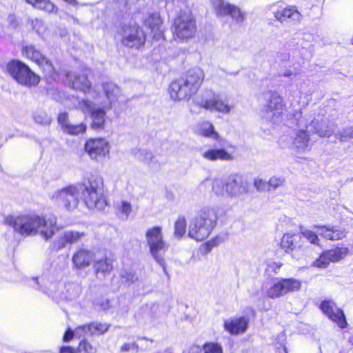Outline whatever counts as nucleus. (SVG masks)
I'll return each mask as SVG.
<instances>
[{
	"instance_id": "nucleus-7",
	"label": "nucleus",
	"mask_w": 353,
	"mask_h": 353,
	"mask_svg": "<svg viewBox=\"0 0 353 353\" xmlns=\"http://www.w3.org/2000/svg\"><path fill=\"white\" fill-rule=\"evenodd\" d=\"M145 239L151 255L163 268V272L169 276L165 261L162 256V254L168 249V245L163 239L162 228L160 226L149 228L145 233Z\"/></svg>"
},
{
	"instance_id": "nucleus-51",
	"label": "nucleus",
	"mask_w": 353,
	"mask_h": 353,
	"mask_svg": "<svg viewBox=\"0 0 353 353\" xmlns=\"http://www.w3.org/2000/svg\"><path fill=\"white\" fill-rule=\"evenodd\" d=\"M117 3L119 5V8H120L122 11H127L132 8V7L135 5L139 0H115Z\"/></svg>"
},
{
	"instance_id": "nucleus-40",
	"label": "nucleus",
	"mask_w": 353,
	"mask_h": 353,
	"mask_svg": "<svg viewBox=\"0 0 353 353\" xmlns=\"http://www.w3.org/2000/svg\"><path fill=\"white\" fill-rule=\"evenodd\" d=\"M186 231V221L183 216H179L175 222L174 225V236L180 239L181 238Z\"/></svg>"
},
{
	"instance_id": "nucleus-49",
	"label": "nucleus",
	"mask_w": 353,
	"mask_h": 353,
	"mask_svg": "<svg viewBox=\"0 0 353 353\" xmlns=\"http://www.w3.org/2000/svg\"><path fill=\"white\" fill-rule=\"evenodd\" d=\"M285 179L282 176H272L268 181L270 191L271 190H276L284 185Z\"/></svg>"
},
{
	"instance_id": "nucleus-43",
	"label": "nucleus",
	"mask_w": 353,
	"mask_h": 353,
	"mask_svg": "<svg viewBox=\"0 0 353 353\" xmlns=\"http://www.w3.org/2000/svg\"><path fill=\"white\" fill-rule=\"evenodd\" d=\"M300 234L303 236V239H306L309 242L312 244L317 245L319 244V238L317 234L307 229H305L303 227H300Z\"/></svg>"
},
{
	"instance_id": "nucleus-25",
	"label": "nucleus",
	"mask_w": 353,
	"mask_h": 353,
	"mask_svg": "<svg viewBox=\"0 0 353 353\" xmlns=\"http://www.w3.org/2000/svg\"><path fill=\"white\" fill-rule=\"evenodd\" d=\"M59 124L61 126L63 132L73 136H77L85 132L87 126L85 123L72 124L69 121L67 112H61L58 116Z\"/></svg>"
},
{
	"instance_id": "nucleus-46",
	"label": "nucleus",
	"mask_w": 353,
	"mask_h": 353,
	"mask_svg": "<svg viewBox=\"0 0 353 353\" xmlns=\"http://www.w3.org/2000/svg\"><path fill=\"white\" fill-rule=\"evenodd\" d=\"M202 353H223V349L217 343H206L201 349Z\"/></svg>"
},
{
	"instance_id": "nucleus-64",
	"label": "nucleus",
	"mask_w": 353,
	"mask_h": 353,
	"mask_svg": "<svg viewBox=\"0 0 353 353\" xmlns=\"http://www.w3.org/2000/svg\"><path fill=\"white\" fill-rule=\"evenodd\" d=\"M70 6L77 7L79 6V2L77 0H63Z\"/></svg>"
},
{
	"instance_id": "nucleus-29",
	"label": "nucleus",
	"mask_w": 353,
	"mask_h": 353,
	"mask_svg": "<svg viewBox=\"0 0 353 353\" xmlns=\"http://www.w3.org/2000/svg\"><path fill=\"white\" fill-rule=\"evenodd\" d=\"M102 87L107 98V101L103 103V107L107 109H111L112 103L117 101L120 95L121 90L112 82L103 83Z\"/></svg>"
},
{
	"instance_id": "nucleus-39",
	"label": "nucleus",
	"mask_w": 353,
	"mask_h": 353,
	"mask_svg": "<svg viewBox=\"0 0 353 353\" xmlns=\"http://www.w3.org/2000/svg\"><path fill=\"white\" fill-rule=\"evenodd\" d=\"M283 284L285 295L297 292L301 288V281L294 278L283 279Z\"/></svg>"
},
{
	"instance_id": "nucleus-3",
	"label": "nucleus",
	"mask_w": 353,
	"mask_h": 353,
	"mask_svg": "<svg viewBox=\"0 0 353 353\" xmlns=\"http://www.w3.org/2000/svg\"><path fill=\"white\" fill-rule=\"evenodd\" d=\"M217 219L214 208L205 207L201 209L190 223L188 236L197 241L205 239L215 228Z\"/></svg>"
},
{
	"instance_id": "nucleus-33",
	"label": "nucleus",
	"mask_w": 353,
	"mask_h": 353,
	"mask_svg": "<svg viewBox=\"0 0 353 353\" xmlns=\"http://www.w3.org/2000/svg\"><path fill=\"white\" fill-rule=\"evenodd\" d=\"M145 26L153 33V37L159 39L162 34L161 20L158 14H152L145 21Z\"/></svg>"
},
{
	"instance_id": "nucleus-52",
	"label": "nucleus",
	"mask_w": 353,
	"mask_h": 353,
	"mask_svg": "<svg viewBox=\"0 0 353 353\" xmlns=\"http://www.w3.org/2000/svg\"><path fill=\"white\" fill-rule=\"evenodd\" d=\"M34 117V121L41 125H49L51 122L50 118L45 112L37 114Z\"/></svg>"
},
{
	"instance_id": "nucleus-45",
	"label": "nucleus",
	"mask_w": 353,
	"mask_h": 353,
	"mask_svg": "<svg viewBox=\"0 0 353 353\" xmlns=\"http://www.w3.org/2000/svg\"><path fill=\"white\" fill-rule=\"evenodd\" d=\"M335 136L341 142H346L353 139V125L344 128L341 132L336 133Z\"/></svg>"
},
{
	"instance_id": "nucleus-35",
	"label": "nucleus",
	"mask_w": 353,
	"mask_h": 353,
	"mask_svg": "<svg viewBox=\"0 0 353 353\" xmlns=\"http://www.w3.org/2000/svg\"><path fill=\"white\" fill-rule=\"evenodd\" d=\"M283 279L275 278L272 280V285L267 290V296L271 299H276L285 296Z\"/></svg>"
},
{
	"instance_id": "nucleus-56",
	"label": "nucleus",
	"mask_w": 353,
	"mask_h": 353,
	"mask_svg": "<svg viewBox=\"0 0 353 353\" xmlns=\"http://www.w3.org/2000/svg\"><path fill=\"white\" fill-rule=\"evenodd\" d=\"M120 350L122 352H127L130 350H134L135 353H137L139 352V345L136 343H125L121 347Z\"/></svg>"
},
{
	"instance_id": "nucleus-5",
	"label": "nucleus",
	"mask_w": 353,
	"mask_h": 353,
	"mask_svg": "<svg viewBox=\"0 0 353 353\" xmlns=\"http://www.w3.org/2000/svg\"><path fill=\"white\" fill-rule=\"evenodd\" d=\"M81 196L90 209L103 210L106 206V201L103 196V183L100 178L90 180L88 183L81 184Z\"/></svg>"
},
{
	"instance_id": "nucleus-55",
	"label": "nucleus",
	"mask_w": 353,
	"mask_h": 353,
	"mask_svg": "<svg viewBox=\"0 0 353 353\" xmlns=\"http://www.w3.org/2000/svg\"><path fill=\"white\" fill-rule=\"evenodd\" d=\"M77 337L79 339L83 338V336H79L77 334V327L74 330H72L71 329H68V330L65 332V334L63 336V341L64 342H69L74 337Z\"/></svg>"
},
{
	"instance_id": "nucleus-14",
	"label": "nucleus",
	"mask_w": 353,
	"mask_h": 353,
	"mask_svg": "<svg viewBox=\"0 0 353 353\" xmlns=\"http://www.w3.org/2000/svg\"><path fill=\"white\" fill-rule=\"evenodd\" d=\"M122 43L129 48H138L145 41L144 32L137 24H125L121 32Z\"/></svg>"
},
{
	"instance_id": "nucleus-30",
	"label": "nucleus",
	"mask_w": 353,
	"mask_h": 353,
	"mask_svg": "<svg viewBox=\"0 0 353 353\" xmlns=\"http://www.w3.org/2000/svg\"><path fill=\"white\" fill-rule=\"evenodd\" d=\"M81 293V286L74 282H68L63 285L61 288V294H59L58 296L60 301L72 300L77 298Z\"/></svg>"
},
{
	"instance_id": "nucleus-59",
	"label": "nucleus",
	"mask_w": 353,
	"mask_h": 353,
	"mask_svg": "<svg viewBox=\"0 0 353 353\" xmlns=\"http://www.w3.org/2000/svg\"><path fill=\"white\" fill-rule=\"evenodd\" d=\"M97 305L103 310H108L110 307V301L107 299H101V300H99Z\"/></svg>"
},
{
	"instance_id": "nucleus-53",
	"label": "nucleus",
	"mask_w": 353,
	"mask_h": 353,
	"mask_svg": "<svg viewBox=\"0 0 353 353\" xmlns=\"http://www.w3.org/2000/svg\"><path fill=\"white\" fill-rule=\"evenodd\" d=\"M254 185L258 191H270L268 182H266L265 181L261 179H256L254 182Z\"/></svg>"
},
{
	"instance_id": "nucleus-23",
	"label": "nucleus",
	"mask_w": 353,
	"mask_h": 353,
	"mask_svg": "<svg viewBox=\"0 0 353 353\" xmlns=\"http://www.w3.org/2000/svg\"><path fill=\"white\" fill-rule=\"evenodd\" d=\"M35 282L38 288L43 293L52 297V299L57 302L60 301L58 295L61 294V288H63V285L60 282L57 281H54L50 278H43L41 281H39L37 279Z\"/></svg>"
},
{
	"instance_id": "nucleus-48",
	"label": "nucleus",
	"mask_w": 353,
	"mask_h": 353,
	"mask_svg": "<svg viewBox=\"0 0 353 353\" xmlns=\"http://www.w3.org/2000/svg\"><path fill=\"white\" fill-rule=\"evenodd\" d=\"M121 278L122 282L128 285L132 284L137 280L136 274L130 269L123 270L121 273Z\"/></svg>"
},
{
	"instance_id": "nucleus-26",
	"label": "nucleus",
	"mask_w": 353,
	"mask_h": 353,
	"mask_svg": "<svg viewBox=\"0 0 353 353\" xmlns=\"http://www.w3.org/2000/svg\"><path fill=\"white\" fill-rule=\"evenodd\" d=\"M94 253L85 248L78 249L72 257L73 266L76 269H83L90 266L94 261Z\"/></svg>"
},
{
	"instance_id": "nucleus-12",
	"label": "nucleus",
	"mask_w": 353,
	"mask_h": 353,
	"mask_svg": "<svg viewBox=\"0 0 353 353\" xmlns=\"http://www.w3.org/2000/svg\"><path fill=\"white\" fill-rule=\"evenodd\" d=\"M196 104L205 110L228 114L231 106L220 99L212 90H205L196 99Z\"/></svg>"
},
{
	"instance_id": "nucleus-60",
	"label": "nucleus",
	"mask_w": 353,
	"mask_h": 353,
	"mask_svg": "<svg viewBox=\"0 0 353 353\" xmlns=\"http://www.w3.org/2000/svg\"><path fill=\"white\" fill-rule=\"evenodd\" d=\"M59 353H78V350L70 346H62L60 348Z\"/></svg>"
},
{
	"instance_id": "nucleus-17",
	"label": "nucleus",
	"mask_w": 353,
	"mask_h": 353,
	"mask_svg": "<svg viewBox=\"0 0 353 353\" xmlns=\"http://www.w3.org/2000/svg\"><path fill=\"white\" fill-rule=\"evenodd\" d=\"M110 144L103 138L90 139L85 143V150L92 159L99 160L109 154Z\"/></svg>"
},
{
	"instance_id": "nucleus-47",
	"label": "nucleus",
	"mask_w": 353,
	"mask_h": 353,
	"mask_svg": "<svg viewBox=\"0 0 353 353\" xmlns=\"http://www.w3.org/2000/svg\"><path fill=\"white\" fill-rule=\"evenodd\" d=\"M65 232L66 234L65 237L68 241V243L70 244L78 243L83 237L85 236L84 232L78 231L66 230Z\"/></svg>"
},
{
	"instance_id": "nucleus-21",
	"label": "nucleus",
	"mask_w": 353,
	"mask_h": 353,
	"mask_svg": "<svg viewBox=\"0 0 353 353\" xmlns=\"http://www.w3.org/2000/svg\"><path fill=\"white\" fill-rule=\"evenodd\" d=\"M348 248L345 247L336 248L324 252L320 257L316 260L314 265L316 267L325 268L330 262H336L343 259L348 253Z\"/></svg>"
},
{
	"instance_id": "nucleus-4",
	"label": "nucleus",
	"mask_w": 353,
	"mask_h": 353,
	"mask_svg": "<svg viewBox=\"0 0 353 353\" xmlns=\"http://www.w3.org/2000/svg\"><path fill=\"white\" fill-rule=\"evenodd\" d=\"M212 190L218 196L237 197L248 192V183L241 175L232 174L225 179H216Z\"/></svg>"
},
{
	"instance_id": "nucleus-19",
	"label": "nucleus",
	"mask_w": 353,
	"mask_h": 353,
	"mask_svg": "<svg viewBox=\"0 0 353 353\" xmlns=\"http://www.w3.org/2000/svg\"><path fill=\"white\" fill-rule=\"evenodd\" d=\"M274 5L272 8V13L277 21L281 23H285L290 20L293 23H299L301 20V14L297 10L296 7L290 6L283 8Z\"/></svg>"
},
{
	"instance_id": "nucleus-34",
	"label": "nucleus",
	"mask_w": 353,
	"mask_h": 353,
	"mask_svg": "<svg viewBox=\"0 0 353 353\" xmlns=\"http://www.w3.org/2000/svg\"><path fill=\"white\" fill-rule=\"evenodd\" d=\"M197 133L204 137L218 141L219 133L214 130L212 123L208 121L200 122L197 125Z\"/></svg>"
},
{
	"instance_id": "nucleus-15",
	"label": "nucleus",
	"mask_w": 353,
	"mask_h": 353,
	"mask_svg": "<svg viewBox=\"0 0 353 353\" xmlns=\"http://www.w3.org/2000/svg\"><path fill=\"white\" fill-rule=\"evenodd\" d=\"M281 248L290 253L293 258L299 259L305 253V241L299 233L285 234L282 238Z\"/></svg>"
},
{
	"instance_id": "nucleus-22",
	"label": "nucleus",
	"mask_w": 353,
	"mask_h": 353,
	"mask_svg": "<svg viewBox=\"0 0 353 353\" xmlns=\"http://www.w3.org/2000/svg\"><path fill=\"white\" fill-rule=\"evenodd\" d=\"M292 137V147L293 149L298 152L303 153L311 148L310 131L309 128L299 127Z\"/></svg>"
},
{
	"instance_id": "nucleus-2",
	"label": "nucleus",
	"mask_w": 353,
	"mask_h": 353,
	"mask_svg": "<svg viewBox=\"0 0 353 353\" xmlns=\"http://www.w3.org/2000/svg\"><path fill=\"white\" fill-rule=\"evenodd\" d=\"M204 79V72L199 68L190 69L181 78L173 81L169 92L173 100L189 99L200 88Z\"/></svg>"
},
{
	"instance_id": "nucleus-36",
	"label": "nucleus",
	"mask_w": 353,
	"mask_h": 353,
	"mask_svg": "<svg viewBox=\"0 0 353 353\" xmlns=\"http://www.w3.org/2000/svg\"><path fill=\"white\" fill-rule=\"evenodd\" d=\"M94 270L97 277H99V274H102L104 275L106 273H109L112 270V260L109 258L104 257L100 259L94 258Z\"/></svg>"
},
{
	"instance_id": "nucleus-28",
	"label": "nucleus",
	"mask_w": 353,
	"mask_h": 353,
	"mask_svg": "<svg viewBox=\"0 0 353 353\" xmlns=\"http://www.w3.org/2000/svg\"><path fill=\"white\" fill-rule=\"evenodd\" d=\"M249 319L246 316H240L225 321L224 328L231 334L245 332L248 328Z\"/></svg>"
},
{
	"instance_id": "nucleus-58",
	"label": "nucleus",
	"mask_w": 353,
	"mask_h": 353,
	"mask_svg": "<svg viewBox=\"0 0 353 353\" xmlns=\"http://www.w3.org/2000/svg\"><path fill=\"white\" fill-rule=\"evenodd\" d=\"M32 25L33 29L37 30V32L38 33L40 32L41 29L43 26V21L41 20L38 19L32 20Z\"/></svg>"
},
{
	"instance_id": "nucleus-9",
	"label": "nucleus",
	"mask_w": 353,
	"mask_h": 353,
	"mask_svg": "<svg viewBox=\"0 0 353 353\" xmlns=\"http://www.w3.org/2000/svg\"><path fill=\"white\" fill-rule=\"evenodd\" d=\"M174 29L175 35L180 39L187 40L194 36L196 31V21L189 10H183L176 17Z\"/></svg>"
},
{
	"instance_id": "nucleus-31",
	"label": "nucleus",
	"mask_w": 353,
	"mask_h": 353,
	"mask_svg": "<svg viewBox=\"0 0 353 353\" xmlns=\"http://www.w3.org/2000/svg\"><path fill=\"white\" fill-rule=\"evenodd\" d=\"M201 156L208 161H215L217 160L231 161L233 157L223 148L208 149L201 153Z\"/></svg>"
},
{
	"instance_id": "nucleus-16",
	"label": "nucleus",
	"mask_w": 353,
	"mask_h": 353,
	"mask_svg": "<svg viewBox=\"0 0 353 353\" xmlns=\"http://www.w3.org/2000/svg\"><path fill=\"white\" fill-rule=\"evenodd\" d=\"M212 3L218 16H230L237 24H242L245 19V13L235 5L225 0H212Z\"/></svg>"
},
{
	"instance_id": "nucleus-13",
	"label": "nucleus",
	"mask_w": 353,
	"mask_h": 353,
	"mask_svg": "<svg viewBox=\"0 0 353 353\" xmlns=\"http://www.w3.org/2000/svg\"><path fill=\"white\" fill-rule=\"evenodd\" d=\"M80 185H70L57 190L52 199L61 206L68 210L75 209L79 201Z\"/></svg>"
},
{
	"instance_id": "nucleus-41",
	"label": "nucleus",
	"mask_w": 353,
	"mask_h": 353,
	"mask_svg": "<svg viewBox=\"0 0 353 353\" xmlns=\"http://www.w3.org/2000/svg\"><path fill=\"white\" fill-rule=\"evenodd\" d=\"M35 8L45 11L48 13L57 12V7L50 0H39Z\"/></svg>"
},
{
	"instance_id": "nucleus-61",
	"label": "nucleus",
	"mask_w": 353,
	"mask_h": 353,
	"mask_svg": "<svg viewBox=\"0 0 353 353\" xmlns=\"http://www.w3.org/2000/svg\"><path fill=\"white\" fill-rule=\"evenodd\" d=\"M59 17L61 19H71L73 21V23H79V19L77 17H75L73 15H70L69 14H67V13H65L63 15H60Z\"/></svg>"
},
{
	"instance_id": "nucleus-18",
	"label": "nucleus",
	"mask_w": 353,
	"mask_h": 353,
	"mask_svg": "<svg viewBox=\"0 0 353 353\" xmlns=\"http://www.w3.org/2000/svg\"><path fill=\"white\" fill-rule=\"evenodd\" d=\"M65 81L71 88L86 93L91 88V83L85 73L68 72L65 74Z\"/></svg>"
},
{
	"instance_id": "nucleus-24",
	"label": "nucleus",
	"mask_w": 353,
	"mask_h": 353,
	"mask_svg": "<svg viewBox=\"0 0 353 353\" xmlns=\"http://www.w3.org/2000/svg\"><path fill=\"white\" fill-rule=\"evenodd\" d=\"M22 52L26 58L39 65H43L48 73L53 72L54 69L52 63L34 46L32 45L26 46L23 48Z\"/></svg>"
},
{
	"instance_id": "nucleus-44",
	"label": "nucleus",
	"mask_w": 353,
	"mask_h": 353,
	"mask_svg": "<svg viewBox=\"0 0 353 353\" xmlns=\"http://www.w3.org/2000/svg\"><path fill=\"white\" fill-rule=\"evenodd\" d=\"M66 234L64 232L59 234V236L53 241L52 244V250L59 251L68 243V241L66 239Z\"/></svg>"
},
{
	"instance_id": "nucleus-1",
	"label": "nucleus",
	"mask_w": 353,
	"mask_h": 353,
	"mask_svg": "<svg viewBox=\"0 0 353 353\" xmlns=\"http://www.w3.org/2000/svg\"><path fill=\"white\" fill-rule=\"evenodd\" d=\"M4 223L19 235L26 237L39 234L46 241L51 239L58 230L57 217L54 215L41 216L37 214L10 215Z\"/></svg>"
},
{
	"instance_id": "nucleus-20",
	"label": "nucleus",
	"mask_w": 353,
	"mask_h": 353,
	"mask_svg": "<svg viewBox=\"0 0 353 353\" xmlns=\"http://www.w3.org/2000/svg\"><path fill=\"white\" fill-rule=\"evenodd\" d=\"M320 307L323 312L336 322L341 328H345L347 326V323L343 310L338 308L334 303L324 301L321 303Z\"/></svg>"
},
{
	"instance_id": "nucleus-8",
	"label": "nucleus",
	"mask_w": 353,
	"mask_h": 353,
	"mask_svg": "<svg viewBox=\"0 0 353 353\" xmlns=\"http://www.w3.org/2000/svg\"><path fill=\"white\" fill-rule=\"evenodd\" d=\"M7 70L10 76L22 85L35 87L40 81V77L21 61H10L7 65Z\"/></svg>"
},
{
	"instance_id": "nucleus-6",
	"label": "nucleus",
	"mask_w": 353,
	"mask_h": 353,
	"mask_svg": "<svg viewBox=\"0 0 353 353\" xmlns=\"http://www.w3.org/2000/svg\"><path fill=\"white\" fill-rule=\"evenodd\" d=\"M297 126L309 128L312 133L317 134L320 137H330L336 129V125L327 119H319L314 113L303 114L297 118Z\"/></svg>"
},
{
	"instance_id": "nucleus-54",
	"label": "nucleus",
	"mask_w": 353,
	"mask_h": 353,
	"mask_svg": "<svg viewBox=\"0 0 353 353\" xmlns=\"http://www.w3.org/2000/svg\"><path fill=\"white\" fill-rule=\"evenodd\" d=\"M53 99L57 101L63 103L66 99L65 93L57 90L52 89L50 92Z\"/></svg>"
},
{
	"instance_id": "nucleus-57",
	"label": "nucleus",
	"mask_w": 353,
	"mask_h": 353,
	"mask_svg": "<svg viewBox=\"0 0 353 353\" xmlns=\"http://www.w3.org/2000/svg\"><path fill=\"white\" fill-rule=\"evenodd\" d=\"M277 58L281 62H288L290 61V54L288 52H279L277 55Z\"/></svg>"
},
{
	"instance_id": "nucleus-50",
	"label": "nucleus",
	"mask_w": 353,
	"mask_h": 353,
	"mask_svg": "<svg viewBox=\"0 0 353 353\" xmlns=\"http://www.w3.org/2000/svg\"><path fill=\"white\" fill-rule=\"evenodd\" d=\"M78 352H84L85 353H96L97 349L93 347L87 340L83 339L79 345Z\"/></svg>"
},
{
	"instance_id": "nucleus-10",
	"label": "nucleus",
	"mask_w": 353,
	"mask_h": 353,
	"mask_svg": "<svg viewBox=\"0 0 353 353\" xmlns=\"http://www.w3.org/2000/svg\"><path fill=\"white\" fill-rule=\"evenodd\" d=\"M284 107L281 96L277 92H270L266 94V103L263 108V117L274 123H279Z\"/></svg>"
},
{
	"instance_id": "nucleus-32",
	"label": "nucleus",
	"mask_w": 353,
	"mask_h": 353,
	"mask_svg": "<svg viewBox=\"0 0 353 353\" xmlns=\"http://www.w3.org/2000/svg\"><path fill=\"white\" fill-rule=\"evenodd\" d=\"M320 235L324 238L332 241H336L344 238L346 233L344 230L336 227L316 226Z\"/></svg>"
},
{
	"instance_id": "nucleus-42",
	"label": "nucleus",
	"mask_w": 353,
	"mask_h": 353,
	"mask_svg": "<svg viewBox=\"0 0 353 353\" xmlns=\"http://www.w3.org/2000/svg\"><path fill=\"white\" fill-rule=\"evenodd\" d=\"M185 7L183 0H170L166 3V9L168 11H172L177 13L179 11L183 12V8Z\"/></svg>"
},
{
	"instance_id": "nucleus-63",
	"label": "nucleus",
	"mask_w": 353,
	"mask_h": 353,
	"mask_svg": "<svg viewBox=\"0 0 353 353\" xmlns=\"http://www.w3.org/2000/svg\"><path fill=\"white\" fill-rule=\"evenodd\" d=\"M293 74V72L290 70H285L283 72H281V75L285 77H289Z\"/></svg>"
},
{
	"instance_id": "nucleus-27",
	"label": "nucleus",
	"mask_w": 353,
	"mask_h": 353,
	"mask_svg": "<svg viewBox=\"0 0 353 353\" xmlns=\"http://www.w3.org/2000/svg\"><path fill=\"white\" fill-rule=\"evenodd\" d=\"M109 329V325L99 322L79 325L77 327V334L83 336V338L94 335H102Z\"/></svg>"
},
{
	"instance_id": "nucleus-11",
	"label": "nucleus",
	"mask_w": 353,
	"mask_h": 353,
	"mask_svg": "<svg viewBox=\"0 0 353 353\" xmlns=\"http://www.w3.org/2000/svg\"><path fill=\"white\" fill-rule=\"evenodd\" d=\"M77 108L90 117L92 128L101 129L103 128L105 121V111L108 110L103 107V103H101V105L99 106L88 99H83L78 103Z\"/></svg>"
},
{
	"instance_id": "nucleus-37",
	"label": "nucleus",
	"mask_w": 353,
	"mask_h": 353,
	"mask_svg": "<svg viewBox=\"0 0 353 353\" xmlns=\"http://www.w3.org/2000/svg\"><path fill=\"white\" fill-rule=\"evenodd\" d=\"M116 214L119 219L126 221L132 211L130 202L122 200L115 204Z\"/></svg>"
},
{
	"instance_id": "nucleus-38",
	"label": "nucleus",
	"mask_w": 353,
	"mask_h": 353,
	"mask_svg": "<svg viewBox=\"0 0 353 353\" xmlns=\"http://www.w3.org/2000/svg\"><path fill=\"white\" fill-rule=\"evenodd\" d=\"M132 154L137 159L145 163H150L154 157L152 152L143 148L134 149Z\"/></svg>"
},
{
	"instance_id": "nucleus-62",
	"label": "nucleus",
	"mask_w": 353,
	"mask_h": 353,
	"mask_svg": "<svg viewBox=\"0 0 353 353\" xmlns=\"http://www.w3.org/2000/svg\"><path fill=\"white\" fill-rule=\"evenodd\" d=\"M275 346L278 353H288L287 347L284 345L276 343Z\"/></svg>"
}]
</instances>
